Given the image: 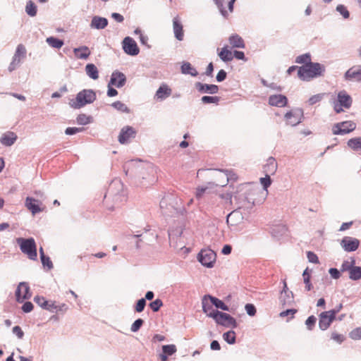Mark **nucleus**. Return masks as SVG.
Here are the masks:
<instances>
[{
	"instance_id": "obj_1",
	"label": "nucleus",
	"mask_w": 361,
	"mask_h": 361,
	"mask_svg": "<svg viewBox=\"0 0 361 361\" xmlns=\"http://www.w3.org/2000/svg\"><path fill=\"white\" fill-rule=\"evenodd\" d=\"M324 71V67L319 63L310 62L299 68L298 77L302 80H310L322 75Z\"/></svg>"
},
{
	"instance_id": "obj_2",
	"label": "nucleus",
	"mask_w": 361,
	"mask_h": 361,
	"mask_svg": "<svg viewBox=\"0 0 361 361\" xmlns=\"http://www.w3.org/2000/svg\"><path fill=\"white\" fill-rule=\"evenodd\" d=\"M96 99V93L92 90H83L79 92L75 99L69 101V105L75 109L92 104Z\"/></svg>"
},
{
	"instance_id": "obj_3",
	"label": "nucleus",
	"mask_w": 361,
	"mask_h": 361,
	"mask_svg": "<svg viewBox=\"0 0 361 361\" xmlns=\"http://www.w3.org/2000/svg\"><path fill=\"white\" fill-rule=\"evenodd\" d=\"M17 243L19 245L21 251L27 255L28 258L32 260L37 259V247L36 243L33 238H30L25 239L19 238L17 239Z\"/></svg>"
},
{
	"instance_id": "obj_4",
	"label": "nucleus",
	"mask_w": 361,
	"mask_h": 361,
	"mask_svg": "<svg viewBox=\"0 0 361 361\" xmlns=\"http://www.w3.org/2000/svg\"><path fill=\"white\" fill-rule=\"evenodd\" d=\"M255 191L250 190L243 195H239L235 197L237 201L238 209H250L255 204V199L253 197Z\"/></svg>"
},
{
	"instance_id": "obj_5",
	"label": "nucleus",
	"mask_w": 361,
	"mask_h": 361,
	"mask_svg": "<svg viewBox=\"0 0 361 361\" xmlns=\"http://www.w3.org/2000/svg\"><path fill=\"white\" fill-rule=\"evenodd\" d=\"M352 104L350 96L344 90L338 94V99L334 102V109L336 113H341L344 109H349Z\"/></svg>"
},
{
	"instance_id": "obj_6",
	"label": "nucleus",
	"mask_w": 361,
	"mask_h": 361,
	"mask_svg": "<svg viewBox=\"0 0 361 361\" xmlns=\"http://www.w3.org/2000/svg\"><path fill=\"white\" fill-rule=\"evenodd\" d=\"M216 253L211 249H202L198 254L199 262L204 267L212 268L216 262Z\"/></svg>"
},
{
	"instance_id": "obj_7",
	"label": "nucleus",
	"mask_w": 361,
	"mask_h": 361,
	"mask_svg": "<svg viewBox=\"0 0 361 361\" xmlns=\"http://www.w3.org/2000/svg\"><path fill=\"white\" fill-rule=\"evenodd\" d=\"M212 318L219 325L233 328H235L237 326L235 319L227 313L216 311V314Z\"/></svg>"
},
{
	"instance_id": "obj_8",
	"label": "nucleus",
	"mask_w": 361,
	"mask_h": 361,
	"mask_svg": "<svg viewBox=\"0 0 361 361\" xmlns=\"http://www.w3.org/2000/svg\"><path fill=\"white\" fill-rule=\"evenodd\" d=\"M303 116L302 109H295L287 112L284 118L287 125L295 126L302 122Z\"/></svg>"
},
{
	"instance_id": "obj_9",
	"label": "nucleus",
	"mask_w": 361,
	"mask_h": 361,
	"mask_svg": "<svg viewBox=\"0 0 361 361\" xmlns=\"http://www.w3.org/2000/svg\"><path fill=\"white\" fill-rule=\"evenodd\" d=\"M338 312V310H332L322 312L319 315V328L323 331L327 329L334 320Z\"/></svg>"
},
{
	"instance_id": "obj_10",
	"label": "nucleus",
	"mask_w": 361,
	"mask_h": 361,
	"mask_svg": "<svg viewBox=\"0 0 361 361\" xmlns=\"http://www.w3.org/2000/svg\"><path fill=\"white\" fill-rule=\"evenodd\" d=\"M356 124L350 121L338 123L333 126L332 130L334 135H343L354 130Z\"/></svg>"
},
{
	"instance_id": "obj_11",
	"label": "nucleus",
	"mask_w": 361,
	"mask_h": 361,
	"mask_svg": "<svg viewBox=\"0 0 361 361\" xmlns=\"http://www.w3.org/2000/svg\"><path fill=\"white\" fill-rule=\"evenodd\" d=\"M122 47L124 52L130 56H136L140 52L137 43L130 37H126L123 39Z\"/></svg>"
},
{
	"instance_id": "obj_12",
	"label": "nucleus",
	"mask_w": 361,
	"mask_h": 361,
	"mask_svg": "<svg viewBox=\"0 0 361 361\" xmlns=\"http://www.w3.org/2000/svg\"><path fill=\"white\" fill-rule=\"evenodd\" d=\"M340 245L345 252H351L357 250L360 240L351 236H345L341 240Z\"/></svg>"
},
{
	"instance_id": "obj_13",
	"label": "nucleus",
	"mask_w": 361,
	"mask_h": 361,
	"mask_svg": "<svg viewBox=\"0 0 361 361\" xmlns=\"http://www.w3.org/2000/svg\"><path fill=\"white\" fill-rule=\"evenodd\" d=\"M16 296L18 302H23L24 300L30 298L31 294L28 284L25 282L20 283L16 291Z\"/></svg>"
},
{
	"instance_id": "obj_14",
	"label": "nucleus",
	"mask_w": 361,
	"mask_h": 361,
	"mask_svg": "<svg viewBox=\"0 0 361 361\" xmlns=\"http://www.w3.org/2000/svg\"><path fill=\"white\" fill-rule=\"evenodd\" d=\"M217 176L220 179L217 185L221 186L226 185L229 181H235L237 180L236 174L228 170L225 171H219Z\"/></svg>"
},
{
	"instance_id": "obj_15",
	"label": "nucleus",
	"mask_w": 361,
	"mask_h": 361,
	"mask_svg": "<svg viewBox=\"0 0 361 361\" xmlns=\"http://www.w3.org/2000/svg\"><path fill=\"white\" fill-rule=\"evenodd\" d=\"M211 298H212V296L209 295H204L202 299V305L203 312L205 313L207 317L212 318L216 314V310L212 308L214 304L212 302Z\"/></svg>"
},
{
	"instance_id": "obj_16",
	"label": "nucleus",
	"mask_w": 361,
	"mask_h": 361,
	"mask_svg": "<svg viewBox=\"0 0 361 361\" xmlns=\"http://www.w3.org/2000/svg\"><path fill=\"white\" fill-rule=\"evenodd\" d=\"M126 75L121 72L114 71L111 75L109 86H115L118 88L122 87L126 83Z\"/></svg>"
},
{
	"instance_id": "obj_17",
	"label": "nucleus",
	"mask_w": 361,
	"mask_h": 361,
	"mask_svg": "<svg viewBox=\"0 0 361 361\" xmlns=\"http://www.w3.org/2000/svg\"><path fill=\"white\" fill-rule=\"evenodd\" d=\"M135 134L136 132L133 128L130 126H126L121 130L120 135L118 136V141L121 144L127 143L130 138L135 136Z\"/></svg>"
},
{
	"instance_id": "obj_18",
	"label": "nucleus",
	"mask_w": 361,
	"mask_h": 361,
	"mask_svg": "<svg viewBox=\"0 0 361 361\" xmlns=\"http://www.w3.org/2000/svg\"><path fill=\"white\" fill-rule=\"evenodd\" d=\"M173 30L175 37L178 40L182 41L184 37L183 26L178 16H176L173 19Z\"/></svg>"
},
{
	"instance_id": "obj_19",
	"label": "nucleus",
	"mask_w": 361,
	"mask_h": 361,
	"mask_svg": "<svg viewBox=\"0 0 361 361\" xmlns=\"http://www.w3.org/2000/svg\"><path fill=\"white\" fill-rule=\"evenodd\" d=\"M288 103V99L286 96L282 94H274L271 95L269 98V104L271 106L283 107L286 106Z\"/></svg>"
},
{
	"instance_id": "obj_20",
	"label": "nucleus",
	"mask_w": 361,
	"mask_h": 361,
	"mask_svg": "<svg viewBox=\"0 0 361 361\" xmlns=\"http://www.w3.org/2000/svg\"><path fill=\"white\" fill-rule=\"evenodd\" d=\"M195 87L201 93L216 94L219 91V87L216 85L203 84L198 82H196Z\"/></svg>"
},
{
	"instance_id": "obj_21",
	"label": "nucleus",
	"mask_w": 361,
	"mask_h": 361,
	"mask_svg": "<svg viewBox=\"0 0 361 361\" xmlns=\"http://www.w3.org/2000/svg\"><path fill=\"white\" fill-rule=\"evenodd\" d=\"M278 168L276 159L270 157L267 159L266 164L263 167L264 173L267 175H274Z\"/></svg>"
},
{
	"instance_id": "obj_22",
	"label": "nucleus",
	"mask_w": 361,
	"mask_h": 361,
	"mask_svg": "<svg viewBox=\"0 0 361 361\" xmlns=\"http://www.w3.org/2000/svg\"><path fill=\"white\" fill-rule=\"evenodd\" d=\"M75 57L78 59L86 60L91 54L90 49L87 46H81L73 49Z\"/></svg>"
},
{
	"instance_id": "obj_23",
	"label": "nucleus",
	"mask_w": 361,
	"mask_h": 361,
	"mask_svg": "<svg viewBox=\"0 0 361 361\" xmlns=\"http://www.w3.org/2000/svg\"><path fill=\"white\" fill-rule=\"evenodd\" d=\"M25 206L32 213V214H35L42 211V209L39 206V201L32 197H27L26 198Z\"/></svg>"
},
{
	"instance_id": "obj_24",
	"label": "nucleus",
	"mask_w": 361,
	"mask_h": 361,
	"mask_svg": "<svg viewBox=\"0 0 361 361\" xmlns=\"http://www.w3.org/2000/svg\"><path fill=\"white\" fill-rule=\"evenodd\" d=\"M18 137L13 132H6L0 138V142L4 146H11L16 141Z\"/></svg>"
},
{
	"instance_id": "obj_25",
	"label": "nucleus",
	"mask_w": 361,
	"mask_h": 361,
	"mask_svg": "<svg viewBox=\"0 0 361 361\" xmlns=\"http://www.w3.org/2000/svg\"><path fill=\"white\" fill-rule=\"evenodd\" d=\"M108 25V20L106 18L95 16L92 18L90 23L92 28L102 30L105 28Z\"/></svg>"
},
{
	"instance_id": "obj_26",
	"label": "nucleus",
	"mask_w": 361,
	"mask_h": 361,
	"mask_svg": "<svg viewBox=\"0 0 361 361\" xmlns=\"http://www.w3.org/2000/svg\"><path fill=\"white\" fill-rule=\"evenodd\" d=\"M346 79L354 80L356 81L361 80V66H354L350 68L345 75Z\"/></svg>"
},
{
	"instance_id": "obj_27",
	"label": "nucleus",
	"mask_w": 361,
	"mask_h": 361,
	"mask_svg": "<svg viewBox=\"0 0 361 361\" xmlns=\"http://www.w3.org/2000/svg\"><path fill=\"white\" fill-rule=\"evenodd\" d=\"M280 300L283 305L290 304L293 300V293L288 291L286 281L283 282V289L281 293Z\"/></svg>"
},
{
	"instance_id": "obj_28",
	"label": "nucleus",
	"mask_w": 361,
	"mask_h": 361,
	"mask_svg": "<svg viewBox=\"0 0 361 361\" xmlns=\"http://www.w3.org/2000/svg\"><path fill=\"white\" fill-rule=\"evenodd\" d=\"M171 94V90L166 85H161L155 94L157 99L163 100L169 97Z\"/></svg>"
},
{
	"instance_id": "obj_29",
	"label": "nucleus",
	"mask_w": 361,
	"mask_h": 361,
	"mask_svg": "<svg viewBox=\"0 0 361 361\" xmlns=\"http://www.w3.org/2000/svg\"><path fill=\"white\" fill-rule=\"evenodd\" d=\"M229 43L233 48H244L245 43L238 35H232L228 39Z\"/></svg>"
},
{
	"instance_id": "obj_30",
	"label": "nucleus",
	"mask_w": 361,
	"mask_h": 361,
	"mask_svg": "<svg viewBox=\"0 0 361 361\" xmlns=\"http://www.w3.org/2000/svg\"><path fill=\"white\" fill-rule=\"evenodd\" d=\"M86 74L92 79L97 80L99 78V71L93 63H88L85 66Z\"/></svg>"
},
{
	"instance_id": "obj_31",
	"label": "nucleus",
	"mask_w": 361,
	"mask_h": 361,
	"mask_svg": "<svg viewBox=\"0 0 361 361\" xmlns=\"http://www.w3.org/2000/svg\"><path fill=\"white\" fill-rule=\"evenodd\" d=\"M181 72L185 75H190L192 76H197L198 73L196 69L192 66L189 62H183L181 66Z\"/></svg>"
},
{
	"instance_id": "obj_32",
	"label": "nucleus",
	"mask_w": 361,
	"mask_h": 361,
	"mask_svg": "<svg viewBox=\"0 0 361 361\" xmlns=\"http://www.w3.org/2000/svg\"><path fill=\"white\" fill-rule=\"evenodd\" d=\"M47 43L52 48L60 49L63 45V41L54 37H49L46 39Z\"/></svg>"
},
{
	"instance_id": "obj_33",
	"label": "nucleus",
	"mask_w": 361,
	"mask_h": 361,
	"mask_svg": "<svg viewBox=\"0 0 361 361\" xmlns=\"http://www.w3.org/2000/svg\"><path fill=\"white\" fill-rule=\"evenodd\" d=\"M348 146L354 151H361V137L350 139Z\"/></svg>"
},
{
	"instance_id": "obj_34",
	"label": "nucleus",
	"mask_w": 361,
	"mask_h": 361,
	"mask_svg": "<svg viewBox=\"0 0 361 361\" xmlns=\"http://www.w3.org/2000/svg\"><path fill=\"white\" fill-rule=\"evenodd\" d=\"M219 56L220 59L225 61H231L233 59V54L232 52L228 49L227 47H224L221 51L219 53Z\"/></svg>"
},
{
	"instance_id": "obj_35",
	"label": "nucleus",
	"mask_w": 361,
	"mask_h": 361,
	"mask_svg": "<svg viewBox=\"0 0 361 361\" xmlns=\"http://www.w3.org/2000/svg\"><path fill=\"white\" fill-rule=\"evenodd\" d=\"M349 278L353 281H357L361 279V267H353L349 271Z\"/></svg>"
},
{
	"instance_id": "obj_36",
	"label": "nucleus",
	"mask_w": 361,
	"mask_h": 361,
	"mask_svg": "<svg viewBox=\"0 0 361 361\" xmlns=\"http://www.w3.org/2000/svg\"><path fill=\"white\" fill-rule=\"evenodd\" d=\"M303 281L305 284V289L307 291H310L312 288V285L310 282V273L309 271L308 268H307L302 274Z\"/></svg>"
},
{
	"instance_id": "obj_37",
	"label": "nucleus",
	"mask_w": 361,
	"mask_h": 361,
	"mask_svg": "<svg viewBox=\"0 0 361 361\" xmlns=\"http://www.w3.org/2000/svg\"><path fill=\"white\" fill-rule=\"evenodd\" d=\"M223 338L228 344H234L235 343V333L233 331H228L223 334Z\"/></svg>"
},
{
	"instance_id": "obj_38",
	"label": "nucleus",
	"mask_w": 361,
	"mask_h": 361,
	"mask_svg": "<svg viewBox=\"0 0 361 361\" xmlns=\"http://www.w3.org/2000/svg\"><path fill=\"white\" fill-rule=\"evenodd\" d=\"M25 11L30 16H35L37 14V6L32 1H29L27 3L26 7H25Z\"/></svg>"
},
{
	"instance_id": "obj_39",
	"label": "nucleus",
	"mask_w": 361,
	"mask_h": 361,
	"mask_svg": "<svg viewBox=\"0 0 361 361\" xmlns=\"http://www.w3.org/2000/svg\"><path fill=\"white\" fill-rule=\"evenodd\" d=\"M212 302H213L214 305L219 309L222 310L228 311V307L221 300L213 297L211 298Z\"/></svg>"
},
{
	"instance_id": "obj_40",
	"label": "nucleus",
	"mask_w": 361,
	"mask_h": 361,
	"mask_svg": "<svg viewBox=\"0 0 361 361\" xmlns=\"http://www.w3.org/2000/svg\"><path fill=\"white\" fill-rule=\"evenodd\" d=\"M76 121L80 125H87L91 123L92 117L84 114H81L78 116Z\"/></svg>"
},
{
	"instance_id": "obj_41",
	"label": "nucleus",
	"mask_w": 361,
	"mask_h": 361,
	"mask_svg": "<svg viewBox=\"0 0 361 361\" xmlns=\"http://www.w3.org/2000/svg\"><path fill=\"white\" fill-rule=\"evenodd\" d=\"M111 106L121 112L129 113L130 110L127 106L120 101L114 102Z\"/></svg>"
},
{
	"instance_id": "obj_42",
	"label": "nucleus",
	"mask_w": 361,
	"mask_h": 361,
	"mask_svg": "<svg viewBox=\"0 0 361 361\" xmlns=\"http://www.w3.org/2000/svg\"><path fill=\"white\" fill-rule=\"evenodd\" d=\"M326 95V93H320L317 94H314L307 101V103L309 105H314L319 102H321L324 96Z\"/></svg>"
},
{
	"instance_id": "obj_43",
	"label": "nucleus",
	"mask_w": 361,
	"mask_h": 361,
	"mask_svg": "<svg viewBox=\"0 0 361 361\" xmlns=\"http://www.w3.org/2000/svg\"><path fill=\"white\" fill-rule=\"evenodd\" d=\"M21 61V59L14 55L13 56L12 61L8 66V71L12 72L13 71L16 70L20 66Z\"/></svg>"
},
{
	"instance_id": "obj_44",
	"label": "nucleus",
	"mask_w": 361,
	"mask_h": 361,
	"mask_svg": "<svg viewBox=\"0 0 361 361\" xmlns=\"http://www.w3.org/2000/svg\"><path fill=\"white\" fill-rule=\"evenodd\" d=\"M177 349L175 345H165L162 346V351L164 354L172 355L176 352Z\"/></svg>"
},
{
	"instance_id": "obj_45",
	"label": "nucleus",
	"mask_w": 361,
	"mask_h": 361,
	"mask_svg": "<svg viewBox=\"0 0 361 361\" xmlns=\"http://www.w3.org/2000/svg\"><path fill=\"white\" fill-rule=\"evenodd\" d=\"M138 163H140V160H130L126 162L123 166V169L126 171V175H128L130 169L134 168Z\"/></svg>"
},
{
	"instance_id": "obj_46",
	"label": "nucleus",
	"mask_w": 361,
	"mask_h": 361,
	"mask_svg": "<svg viewBox=\"0 0 361 361\" xmlns=\"http://www.w3.org/2000/svg\"><path fill=\"white\" fill-rule=\"evenodd\" d=\"M295 62L298 63L307 64L311 62V57L309 54L300 55L296 58Z\"/></svg>"
},
{
	"instance_id": "obj_47",
	"label": "nucleus",
	"mask_w": 361,
	"mask_h": 361,
	"mask_svg": "<svg viewBox=\"0 0 361 361\" xmlns=\"http://www.w3.org/2000/svg\"><path fill=\"white\" fill-rule=\"evenodd\" d=\"M201 100L204 104H217L219 102V97L216 96H203Z\"/></svg>"
},
{
	"instance_id": "obj_48",
	"label": "nucleus",
	"mask_w": 361,
	"mask_h": 361,
	"mask_svg": "<svg viewBox=\"0 0 361 361\" xmlns=\"http://www.w3.org/2000/svg\"><path fill=\"white\" fill-rule=\"evenodd\" d=\"M25 54L26 50L25 47L23 44H18L14 55L18 56L20 59L23 60L25 57Z\"/></svg>"
},
{
	"instance_id": "obj_49",
	"label": "nucleus",
	"mask_w": 361,
	"mask_h": 361,
	"mask_svg": "<svg viewBox=\"0 0 361 361\" xmlns=\"http://www.w3.org/2000/svg\"><path fill=\"white\" fill-rule=\"evenodd\" d=\"M260 183L263 186V188L267 191L268 188L271 184V180L270 178V175L266 174L265 177L260 178Z\"/></svg>"
},
{
	"instance_id": "obj_50",
	"label": "nucleus",
	"mask_w": 361,
	"mask_h": 361,
	"mask_svg": "<svg viewBox=\"0 0 361 361\" xmlns=\"http://www.w3.org/2000/svg\"><path fill=\"white\" fill-rule=\"evenodd\" d=\"M162 305H163V302H162L161 300H160V299H156L155 300H154L153 302H152L149 304L150 308L154 312L159 311V310L161 308V307Z\"/></svg>"
},
{
	"instance_id": "obj_51",
	"label": "nucleus",
	"mask_w": 361,
	"mask_h": 361,
	"mask_svg": "<svg viewBox=\"0 0 361 361\" xmlns=\"http://www.w3.org/2000/svg\"><path fill=\"white\" fill-rule=\"evenodd\" d=\"M143 320L142 319H137L131 325L130 330L132 332H137L142 325L143 324Z\"/></svg>"
},
{
	"instance_id": "obj_52",
	"label": "nucleus",
	"mask_w": 361,
	"mask_h": 361,
	"mask_svg": "<svg viewBox=\"0 0 361 361\" xmlns=\"http://www.w3.org/2000/svg\"><path fill=\"white\" fill-rule=\"evenodd\" d=\"M316 321H317V318L314 316H313V315L309 317L307 319V320L305 322V324H306V326H307V329L309 330H312V328L315 325Z\"/></svg>"
},
{
	"instance_id": "obj_53",
	"label": "nucleus",
	"mask_w": 361,
	"mask_h": 361,
	"mask_svg": "<svg viewBox=\"0 0 361 361\" xmlns=\"http://www.w3.org/2000/svg\"><path fill=\"white\" fill-rule=\"evenodd\" d=\"M350 337L354 340L361 339V326L353 330L350 333Z\"/></svg>"
},
{
	"instance_id": "obj_54",
	"label": "nucleus",
	"mask_w": 361,
	"mask_h": 361,
	"mask_svg": "<svg viewBox=\"0 0 361 361\" xmlns=\"http://www.w3.org/2000/svg\"><path fill=\"white\" fill-rule=\"evenodd\" d=\"M145 305H146L145 299V298L140 299L135 305V311L137 312H142L145 309Z\"/></svg>"
},
{
	"instance_id": "obj_55",
	"label": "nucleus",
	"mask_w": 361,
	"mask_h": 361,
	"mask_svg": "<svg viewBox=\"0 0 361 361\" xmlns=\"http://www.w3.org/2000/svg\"><path fill=\"white\" fill-rule=\"evenodd\" d=\"M221 198L224 200V205L227 207L232 204V195L231 193H224L220 195Z\"/></svg>"
},
{
	"instance_id": "obj_56",
	"label": "nucleus",
	"mask_w": 361,
	"mask_h": 361,
	"mask_svg": "<svg viewBox=\"0 0 361 361\" xmlns=\"http://www.w3.org/2000/svg\"><path fill=\"white\" fill-rule=\"evenodd\" d=\"M307 257L310 262L314 263V264H318L319 259L317 255L314 253L313 252L309 251L307 252Z\"/></svg>"
},
{
	"instance_id": "obj_57",
	"label": "nucleus",
	"mask_w": 361,
	"mask_h": 361,
	"mask_svg": "<svg viewBox=\"0 0 361 361\" xmlns=\"http://www.w3.org/2000/svg\"><path fill=\"white\" fill-rule=\"evenodd\" d=\"M336 11L339 12L344 18H348L349 17V12L343 5L337 6Z\"/></svg>"
},
{
	"instance_id": "obj_58",
	"label": "nucleus",
	"mask_w": 361,
	"mask_h": 361,
	"mask_svg": "<svg viewBox=\"0 0 361 361\" xmlns=\"http://www.w3.org/2000/svg\"><path fill=\"white\" fill-rule=\"evenodd\" d=\"M35 302L42 308H44L47 305V300L42 296H36L34 299Z\"/></svg>"
},
{
	"instance_id": "obj_59",
	"label": "nucleus",
	"mask_w": 361,
	"mask_h": 361,
	"mask_svg": "<svg viewBox=\"0 0 361 361\" xmlns=\"http://www.w3.org/2000/svg\"><path fill=\"white\" fill-rule=\"evenodd\" d=\"M56 303L54 301L47 300V305H45L44 310H47L51 312H55L56 309Z\"/></svg>"
},
{
	"instance_id": "obj_60",
	"label": "nucleus",
	"mask_w": 361,
	"mask_h": 361,
	"mask_svg": "<svg viewBox=\"0 0 361 361\" xmlns=\"http://www.w3.org/2000/svg\"><path fill=\"white\" fill-rule=\"evenodd\" d=\"M208 188L209 187L207 186L198 187L196 190V197L197 199H200L203 196V195L207 192Z\"/></svg>"
},
{
	"instance_id": "obj_61",
	"label": "nucleus",
	"mask_w": 361,
	"mask_h": 361,
	"mask_svg": "<svg viewBox=\"0 0 361 361\" xmlns=\"http://www.w3.org/2000/svg\"><path fill=\"white\" fill-rule=\"evenodd\" d=\"M246 312L250 316H255L256 314V308L252 304H247L245 307Z\"/></svg>"
},
{
	"instance_id": "obj_62",
	"label": "nucleus",
	"mask_w": 361,
	"mask_h": 361,
	"mask_svg": "<svg viewBox=\"0 0 361 361\" xmlns=\"http://www.w3.org/2000/svg\"><path fill=\"white\" fill-rule=\"evenodd\" d=\"M354 263H355L354 260L352 262H349L348 261L343 262V263L341 265V271H348L349 272L350 269H352L354 267L353 266Z\"/></svg>"
},
{
	"instance_id": "obj_63",
	"label": "nucleus",
	"mask_w": 361,
	"mask_h": 361,
	"mask_svg": "<svg viewBox=\"0 0 361 361\" xmlns=\"http://www.w3.org/2000/svg\"><path fill=\"white\" fill-rule=\"evenodd\" d=\"M82 129L83 128H75V127L71 128V127H69L66 129L65 133L66 135H74V134L81 132L82 130Z\"/></svg>"
},
{
	"instance_id": "obj_64",
	"label": "nucleus",
	"mask_w": 361,
	"mask_h": 361,
	"mask_svg": "<svg viewBox=\"0 0 361 361\" xmlns=\"http://www.w3.org/2000/svg\"><path fill=\"white\" fill-rule=\"evenodd\" d=\"M13 333L20 339L23 338L24 336V333L19 326H16L13 328Z\"/></svg>"
}]
</instances>
